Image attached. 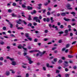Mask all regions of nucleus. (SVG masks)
<instances>
[{
  "mask_svg": "<svg viewBox=\"0 0 77 77\" xmlns=\"http://www.w3.org/2000/svg\"><path fill=\"white\" fill-rule=\"evenodd\" d=\"M22 22H23L24 23V24L25 25H26L27 24V23L25 21L23 20L22 21Z\"/></svg>",
  "mask_w": 77,
  "mask_h": 77,
  "instance_id": "5fc2aeb1",
  "label": "nucleus"
},
{
  "mask_svg": "<svg viewBox=\"0 0 77 77\" xmlns=\"http://www.w3.org/2000/svg\"><path fill=\"white\" fill-rule=\"evenodd\" d=\"M42 4H38V6H39V7H41L42 6Z\"/></svg>",
  "mask_w": 77,
  "mask_h": 77,
  "instance_id": "79ce46f5",
  "label": "nucleus"
},
{
  "mask_svg": "<svg viewBox=\"0 0 77 77\" xmlns=\"http://www.w3.org/2000/svg\"><path fill=\"white\" fill-rule=\"evenodd\" d=\"M65 77H69V74H66L65 75Z\"/></svg>",
  "mask_w": 77,
  "mask_h": 77,
  "instance_id": "f704fd0d",
  "label": "nucleus"
},
{
  "mask_svg": "<svg viewBox=\"0 0 77 77\" xmlns=\"http://www.w3.org/2000/svg\"><path fill=\"white\" fill-rule=\"evenodd\" d=\"M27 9L28 10H32L33 9V7H30L29 6H28L27 7Z\"/></svg>",
  "mask_w": 77,
  "mask_h": 77,
  "instance_id": "1a4fd4ad",
  "label": "nucleus"
},
{
  "mask_svg": "<svg viewBox=\"0 0 77 77\" xmlns=\"http://www.w3.org/2000/svg\"><path fill=\"white\" fill-rule=\"evenodd\" d=\"M10 36L11 37H14V38H15V36L13 34H11Z\"/></svg>",
  "mask_w": 77,
  "mask_h": 77,
  "instance_id": "3c124183",
  "label": "nucleus"
},
{
  "mask_svg": "<svg viewBox=\"0 0 77 77\" xmlns=\"http://www.w3.org/2000/svg\"><path fill=\"white\" fill-rule=\"evenodd\" d=\"M71 14H72V15L74 14H75V13L74 12H71Z\"/></svg>",
  "mask_w": 77,
  "mask_h": 77,
  "instance_id": "0e129e2a",
  "label": "nucleus"
},
{
  "mask_svg": "<svg viewBox=\"0 0 77 77\" xmlns=\"http://www.w3.org/2000/svg\"><path fill=\"white\" fill-rule=\"evenodd\" d=\"M12 10L11 9H9L8 10V12H9V13H11V12H12Z\"/></svg>",
  "mask_w": 77,
  "mask_h": 77,
  "instance_id": "603ef678",
  "label": "nucleus"
},
{
  "mask_svg": "<svg viewBox=\"0 0 77 77\" xmlns=\"http://www.w3.org/2000/svg\"><path fill=\"white\" fill-rule=\"evenodd\" d=\"M69 46H70L69 44H67L66 45V48H69Z\"/></svg>",
  "mask_w": 77,
  "mask_h": 77,
  "instance_id": "58836bf2",
  "label": "nucleus"
},
{
  "mask_svg": "<svg viewBox=\"0 0 77 77\" xmlns=\"http://www.w3.org/2000/svg\"><path fill=\"white\" fill-rule=\"evenodd\" d=\"M54 61L55 62H56L57 61V58H55L54 59Z\"/></svg>",
  "mask_w": 77,
  "mask_h": 77,
  "instance_id": "5701e85b",
  "label": "nucleus"
},
{
  "mask_svg": "<svg viewBox=\"0 0 77 77\" xmlns=\"http://www.w3.org/2000/svg\"><path fill=\"white\" fill-rule=\"evenodd\" d=\"M17 24H21V23L20 22V21H17Z\"/></svg>",
  "mask_w": 77,
  "mask_h": 77,
  "instance_id": "de8ad7c7",
  "label": "nucleus"
},
{
  "mask_svg": "<svg viewBox=\"0 0 77 77\" xmlns=\"http://www.w3.org/2000/svg\"><path fill=\"white\" fill-rule=\"evenodd\" d=\"M11 15L12 17H16L17 16V15H15V14L14 13H12L11 14Z\"/></svg>",
  "mask_w": 77,
  "mask_h": 77,
  "instance_id": "4be33fe9",
  "label": "nucleus"
},
{
  "mask_svg": "<svg viewBox=\"0 0 77 77\" xmlns=\"http://www.w3.org/2000/svg\"><path fill=\"white\" fill-rule=\"evenodd\" d=\"M41 64L40 63H37L36 64V66H37L38 65V66H39V65H40Z\"/></svg>",
  "mask_w": 77,
  "mask_h": 77,
  "instance_id": "774afa93",
  "label": "nucleus"
},
{
  "mask_svg": "<svg viewBox=\"0 0 77 77\" xmlns=\"http://www.w3.org/2000/svg\"><path fill=\"white\" fill-rule=\"evenodd\" d=\"M65 71L66 72L68 71H69V69H68L67 68H66L65 69Z\"/></svg>",
  "mask_w": 77,
  "mask_h": 77,
  "instance_id": "e2e57ef3",
  "label": "nucleus"
},
{
  "mask_svg": "<svg viewBox=\"0 0 77 77\" xmlns=\"http://www.w3.org/2000/svg\"><path fill=\"white\" fill-rule=\"evenodd\" d=\"M27 48L29 50H31L32 49V47L30 45L28 46Z\"/></svg>",
  "mask_w": 77,
  "mask_h": 77,
  "instance_id": "a878e982",
  "label": "nucleus"
},
{
  "mask_svg": "<svg viewBox=\"0 0 77 77\" xmlns=\"http://www.w3.org/2000/svg\"><path fill=\"white\" fill-rule=\"evenodd\" d=\"M70 7H71V5L69 4H68L66 5V7L67 8H68V9L69 8H70Z\"/></svg>",
  "mask_w": 77,
  "mask_h": 77,
  "instance_id": "2eb2a0df",
  "label": "nucleus"
},
{
  "mask_svg": "<svg viewBox=\"0 0 77 77\" xmlns=\"http://www.w3.org/2000/svg\"><path fill=\"white\" fill-rule=\"evenodd\" d=\"M68 57L69 58H72V57H74V56H73V55H68Z\"/></svg>",
  "mask_w": 77,
  "mask_h": 77,
  "instance_id": "f3484780",
  "label": "nucleus"
},
{
  "mask_svg": "<svg viewBox=\"0 0 77 77\" xmlns=\"http://www.w3.org/2000/svg\"><path fill=\"white\" fill-rule=\"evenodd\" d=\"M61 59L62 60H65V57H61Z\"/></svg>",
  "mask_w": 77,
  "mask_h": 77,
  "instance_id": "6e6d98bb",
  "label": "nucleus"
},
{
  "mask_svg": "<svg viewBox=\"0 0 77 77\" xmlns=\"http://www.w3.org/2000/svg\"><path fill=\"white\" fill-rule=\"evenodd\" d=\"M17 29H18V30H20V29L21 30H23L24 29V28L23 27H18L17 28Z\"/></svg>",
  "mask_w": 77,
  "mask_h": 77,
  "instance_id": "6ab92c4d",
  "label": "nucleus"
},
{
  "mask_svg": "<svg viewBox=\"0 0 77 77\" xmlns=\"http://www.w3.org/2000/svg\"><path fill=\"white\" fill-rule=\"evenodd\" d=\"M67 27L69 29H71V28L72 27H71V26L70 25H68V26H67Z\"/></svg>",
  "mask_w": 77,
  "mask_h": 77,
  "instance_id": "37998d69",
  "label": "nucleus"
},
{
  "mask_svg": "<svg viewBox=\"0 0 77 77\" xmlns=\"http://www.w3.org/2000/svg\"><path fill=\"white\" fill-rule=\"evenodd\" d=\"M34 41L35 42H38V39L35 38V39H34Z\"/></svg>",
  "mask_w": 77,
  "mask_h": 77,
  "instance_id": "a18cd8bd",
  "label": "nucleus"
},
{
  "mask_svg": "<svg viewBox=\"0 0 77 77\" xmlns=\"http://www.w3.org/2000/svg\"><path fill=\"white\" fill-rule=\"evenodd\" d=\"M68 51H69V50H68V49H66L65 51V52L66 53H68Z\"/></svg>",
  "mask_w": 77,
  "mask_h": 77,
  "instance_id": "69168bd1",
  "label": "nucleus"
},
{
  "mask_svg": "<svg viewBox=\"0 0 77 77\" xmlns=\"http://www.w3.org/2000/svg\"><path fill=\"white\" fill-rule=\"evenodd\" d=\"M48 4V2H46L44 4V5H45V6H47Z\"/></svg>",
  "mask_w": 77,
  "mask_h": 77,
  "instance_id": "052dcab7",
  "label": "nucleus"
},
{
  "mask_svg": "<svg viewBox=\"0 0 77 77\" xmlns=\"http://www.w3.org/2000/svg\"><path fill=\"white\" fill-rule=\"evenodd\" d=\"M7 29V28H6V27L5 26H4L3 28V29L4 30H6Z\"/></svg>",
  "mask_w": 77,
  "mask_h": 77,
  "instance_id": "72a5a7b5",
  "label": "nucleus"
},
{
  "mask_svg": "<svg viewBox=\"0 0 77 77\" xmlns=\"http://www.w3.org/2000/svg\"><path fill=\"white\" fill-rule=\"evenodd\" d=\"M27 51H26V50H23V52H24V53H23V55L24 56H26L27 55Z\"/></svg>",
  "mask_w": 77,
  "mask_h": 77,
  "instance_id": "423d86ee",
  "label": "nucleus"
},
{
  "mask_svg": "<svg viewBox=\"0 0 77 77\" xmlns=\"http://www.w3.org/2000/svg\"><path fill=\"white\" fill-rule=\"evenodd\" d=\"M4 60V58H3V57H0V60Z\"/></svg>",
  "mask_w": 77,
  "mask_h": 77,
  "instance_id": "ea45409f",
  "label": "nucleus"
},
{
  "mask_svg": "<svg viewBox=\"0 0 77 77\" xmlns=\"http://www.w3.org/2000/svg\"><path fill=\"white\" fill-rule=\"evenodd\" d=\"M59 34H63V33H64V32L63 31H60L58 32Z\"/></svg>",
  "mask_w": 77,
  "mask_h": 77,
  "instance_id": "7c9ffc66",
  "label": "nucleus"
},
{
  "mask_svg": "<svg viewBox=\"0 0 77 77\" xmlns=\"http://www.w3.org/2000/svg\"><path fill=\"white\" fill-rule=\"evenodd\" d=\"M70 36H73V33L72 32H70Z\"/></svg>",
  "mask_w": 77,
  "mask_h": 77,
  "instance_id": "bf43d9fd",
  "label": "nucleus"
},
{
  "mask_svg": "<svg viewBox=\"0 0 77 77\" xmlns=\"http://www.w3.org/2000/svg\"><path fill=\"white\" fill-rule=\"evenodd\" d=\"M76 42H77L76 41H75V42H73L72 43V45H73V44H76Z\"/></svg>",
  "mask_w": 77,
  "mask_h": 77,
  "instance_id": "864d4df0",
  "label": "nucleus"
},
{
  "mask_svg": "<svg viewBox=\"0 0 77 77\" xmlns=\"http://www.w3.org/2000/svg\"><path fill=\"white\" fill-rule=\"evenodd\" d=\"M13 6H15L17 5V4L15 2H14L12 4Z\"/></svg>",
  "mask_w": 77,
  "mask_h": 77,
  "instance_id": "4c0bfd02",
  "label": "nucleus"
},
{
  "mask_svg": "<svg viewBox=\"0 0 77 77\" xmlns=\"http://www.w3.org/2000/svg\"><path fill=\"white\" fill-rule=\"evenodd\" d=\"M31 14L32 15H33L34 14H36V11L35 10H33V12H31Z\"/></svg>",
  "mask_w": 77,
  "mask_h": 77,
  "instance_id": "9b49d317",
  "label": "nucleus"
},
{
  "mask_svg": "<svg viewBox=\"0 0 77 77\" xmlns=\"http://www.w3.org/2000/svg\"><path fill=\"white\" fill-rule=\"evenodd\" d=\"M66 49V48H63L62 50V51H65V50Z\"/></svg>",
  "mask_w": 77,
  "mask_h": 77,
  "instance_id": "09e8293b",
  "label": "nucleus"
},
{
  "mask_svg": "<svg viewBox=\"0 0 77 77\" xmlns=\"http://www.w3.org/2000/svg\"><path fill=\"white\" fill-rule=\"evenodd\" d=\"M50 19L49 18H44L43 19V21L44 22H49L50 21Z\"/></svg>",
  "mask_w": 77,
  "mask_h": 77,
  "instance_id": "f03ea898",
  "label": "nucleus"
},
{
  "mask_svg": "<svg viewBox=\"0 0 77 77\" xmlns=\"http://www.w3.org/2000/svg\"><path fill=\"white\" fill-rule=\"evenodd\" d=\"M6 75H7V76H8V75H10V72H9V71H6Z\"/></svg>",
  "mask_w": 77,
  "mask_h": 77,
  "instance_id": "6e6552de",
  "label": "nucleus"
},
{
  "mask_svg": "<svg viewBox=\"0 0 77 77\" xmlns=\"http://www.w3.org/2000/svg\"><path fill=\"white\" fill-rule=\"evenodd\" d=\"M25 57H26V59H28V60H29V59L31 58L29 57V56H26Z\"/></svg>",
  "mask_w": 77,
  "mask_h": 77,
  "instance_id": "c85d7f7f",
  "label": "nucleus"
},
{
  "mask_svg": "<svg viewBox=\"0 0 77 77\" xmlns=\"http://www.w3.org/2000/svg\"><path fill=\"white\" fill-rule=\"evenodd\" d=\"M32 26V23H29V24H28V27H29V26L30 27H31V26Z\"/></svg>",
  "mask_w": 77,
  "mask_h": 77,
  "instance_id": "b1692460",
  "label": "nucleus"
},
{
  "mask_svg": "<svg viewBox=\"0 0 77 77\" xmlns=\"http://www.w3.org/2000/svg\"><path fill=\"white\" fill-rule=\"evenodd\" d=\"M50 20L51 21V23H53L54 21V20H53V17H51L50 18Z\"/></svg>",
  "mask_w": 77,
  "mask_h": 77,
  "instance_id": "ddd939ff",
  "label": "nucleus"
},
{
  "mask_svg": "<svg viewBox=\"0 0 77 77\" xmlns=\"http://www.w3.org/2000/svg\"><path fill=\"white\" fill-rule=\"evenodd\" d=\"M25 36L26 38H28V37H29V34L28 33H25Z\"/></svg>",
  "mask_w": 77,
  "mask_h": 77,
  "instance_id": "393cba45",
  "label": "nucleus"
},
{
  "mask_svg": "<svg viewBox=\"0 0 77 77\" xmlns=\"http://www.w3.org/2000/svg\"><path fill=\"white\" fill-rule=\"evenodd\" d=\"M33 24L34 26H37V25H38V24H37L36 22H33Z\"/></svg>",
  "mask_w": 77,
  "mask_h": 77,
  "instance_id": "c9c22d12",
  "label": "nucleus"
},
{
  "mask_svg": "<svg viewBox=\"0 0 77 77\" xmlns=\"http://www.w3.org/2000/svg\"><path fill=\"white\" fill-rule=\"evenodd\" d=\"M43 69L44 70V71H46V70H47V69L44 66L43 67Z\"/></svg>",
  "mask_w": 77,
  "mask_h": 77,
  "instance_id": "cd10ccee",
  "label": "nucleus"
},
{
  "mask_svg": "<svg viewBox=\"0 0 77 77\" xmlns=\"http://www.w3.org/2000/svg\"><path fill=\"white\" fill-rule=\"evenodd\" d=\"M60 72V71H59L58 70H57L56 71V72L57 73H59Z\"/></svg>",
  "mask_w": 77,
  "mask_h": 77,
  "instance_id": "338daca9",
  "label": "nucleus"
},
{
  "mask_svg": "<svg viewBox=\"0 0 77 77\" xmlns=\"http://www.w3.org/2000/svg\"><path fill=\"white\" fill-rule=\"evenodd\" d=\"M39 51V50H32L29 51V53H33L34 52H37Z\"/></svg>",
  "mask_w": 77,
  "mask_h": 77,
  "instance_id": "39448f33",
  "label": "nucleus"
},
{
  "mask_svg": "<svg viewBox=\"0 0 77 77\" xmlns=\"http://www.w3.org/2000/svg\"><path fill=\"white\" fill-rule=\"evenodd\" d=\"M27 39H29L30 41H32V38H28Z\"/></svg>",
  "mask_w": 77,
  "mask_h": 77,
  "instance_id": "e433bc0d",
  "label": "nucleus"
},
{
  "mask_svg": "<svg viewBox=\"0 0 77 77\" xmlns=\"http://www.w3.org/2000/svg\"><path fill=\"white\" fill-rule=\"evenodd\" d=\"M38 19V17H34L33 18V20H36Z\"/></svg>",
  "mask_w": 77,
  "mask_h": 77,
  "instance_id": "aec40b11",
  "label": "nucleus"
},
{
  "mask_svg": "<svg viewBox=\"0 0 77 77\" xmlns=\"http://www.w3.org/2000/svg\"><path fill=\"white\" fill-rule=\"evenodd\" d=\"M69 32V31L67 29H66L64 31V33L66 34H68Z\"/></svg>",
  "mask_w": 77,
  "mask_h": 77,
  "instance_id": "dca6fc26",
  "label": "nucleus"
},
{
  "mask_svg": "<svg viewBox=\"0 0 77 77\" xmlns=\"http://www.w3.org/2000/svg\"><path fill=\"white\" fill-rule=\"evenodd\" d=\"M55 30H58L59 29H58V28H57V26H56L55 27Z\"/></svg>",
  "mask_w": 77,
  "mask_h": 77,
  "instance_id": "49530a36",
  "label": "nucleus"
},
{
  "mask_svg": "<svg viewBox=\"0 0 77 77\" xmlns=\"http://www.w3.org/2000/svg\"><path fill=\"white\" fill-rule=\"evenodd\" d=\"M10 71H12V74H15V72L13 71L12 70V69H10Z\"/></svg>",
  "mask_w": 77,
  "mask_h": 77,
  "instance_id": "4d7b16f0",
  "label": "nucleus"
},
{
  "mask_svg": "<svg viewBox=\"0 0 77 77\" xmlns=\"http://www.w3.org/2000/svg\"><path fill=\"white\" fill-rule=\"evenodd\" d=\"M69 14V12H66V13L64 12H63L62 13H61V16H66V14Z\"/></svg>",
  "mask_w": 77,
  "mask_h": 77,
  "instance_id": "7ed1b4c3",
  "label": "nucleus"
},
{
  "mask_svg": "<svg viewBox=\"0 0 77 77\" xmlns=\"http://www.w3.org/2000/svg\"><path fill=\"white\" fill-rule=\"evenodd\" d=\"M28 60L29 61L28 63L29 64H32V63L33 62V61L32 60L31 58L29 59Z\"/></svg>",
  "mask_w": 77,
  "mask_h": 77,
  "instance_id": "20e7f679",
  "label": "nucleus"
},
{
  "mask_svg": "<svg viewBox=\"0 0 77 77\" xmlns=\"http://www.w3.org/2000/svg\"><path fill=\"white\" fill-rule=\"evenodd\" d=\"M62 40L60 39L58 41V43H62Z\"/></svg>",
  "mask_w": 77,
  "mask_h": 77,
  "instance_id": "8fccbe9b",
  "label": "nucleus"
},
{
  "mask_svg": "<svg viewBox=\"0 0 77 77\" xmlns=\"http://www.w3.org/2000/svg\"><path fill=\"white\" fill-rule=\"evenodd\" d=\"M28 20H29V21H31L32 20V16H31V15H29L28 16Z\"/></svg>",
  "mask_w": 77,
  "mask_h": 77,
  "instance_id": "0eeeda50",
  "label": "nucleus"
},
{
  "mask_svg": "<svg viewBox=\"0 0 77 77\" xmlns=\"http://www.w3.org/2000/svg\"><path fill=\"white\" fill-rule=\"evenodd\" d=\"M56 47H53L52 49V50H56Z\"/></svg>",
  "mask_w": 77,
  "mask_h": 77,
  "instance_id": "680f3d73",
  "label": "nucleus"
},
{
  "mask_svg": "<svg viewBox=\"0 0 77 77\" xmlns=\"http://www.w3.org/2000/svg\"><path fill=\"white\" fill-rule=\"evenodd\" d=\"M39 53L40 54L39 55L40 57H42V56H43V54H42V52H41L38 50V51Z\"/></svg>",
  "mask_w": 77,
  "mask_h": 77,
  "instance_id": "9d476101",
  "label": "nucleus"
},
{
  "mask_svg": "<svg viewBox=\"0 0 77 77\" xmlns=\"http://www.w3.org/2000/svg\"><path fill=\"white\" fill-rule=\"evenodd\" d=\"M24 46H22L21 44H19V45L17 46V48L19 49H21L22 48L24 50H25V51H27V48H26L24 47Z\"/></svg>",
  "mask_w": 77,
  "mask_h": 77,
  "instance_id": "f257e3e1",
  "label": "nucleus"
},
{
  "mask_svg": "<svg viewBox=\"0 0 77 77\" xmlns=\"http://www.w3.org/2000/svg\"><path fill=\"white\" fill-rule=\"evenodd\" d=\"M60 28L61 29H64V26L63 25H60Z\"/></svg>",
  "mask_w": 77,
  "mask_h": 77,
  "instance_id": "412c9836",
  "label": "nucleus"
},
{
  "mask_svg": "<svg viewBox=\"0 0 77 77\" xmlns=\"http://www.w3.org/2000/svg\"><path fill=\"white\" fill-rule=\"evenodd\" d=\"M10 28H12L13 27V24H12V23L10 24Z\"/></svg>",
  "mask_w": 77,
  "mask_h": 77,
  "instance_id": "a19ab883",
  "label": "nucleus"
},
{
  "mask_svg": "<svg viewBox=\"0 0 77 77\" xmlns=\"http://www.w3.org/2000/svg\"><path fill=\"white\" fill-rule=\"evenodd\" d=\"M50 64L49 63H47L46 64V66L48 68H49L50 67Z\"/></svg>",
  "mask_w": 77,
  "mask_h": 77,
  "instance_id": "bb28decb",
  "label": "nucleus"
},
{
  "mask_svg": "<svg viewBox=\"0 0 77 77\" xmlns=\"http://www.w3.org/2000/svg\"><path fill=\"white\" fill-rule=\"evenodd\" d=\"M11 64L12 65H14V66H15V65H17L16 62H15V61H12Z\"/></svg>",
  "mask_w": 77,
  "mask_h": 77,
  "instance_id": "f8f14e48",
  "label": "nucleus"
},
{
  "mask_svg": "<svg viewBox=\"0 0 77 77\" xmlns=\"http://www.w3.org/2000/svg\"><path fill=\"white\" fill-rule=\"evenodd\" d=\"M64 20H65V21H70V19H66V18L65 17L64 19H63Z\"/></svg>",
  "mask_w": 77,
  "mask_h": 77,
  "instance_id": "4468645a",
  "label": "nucleus"
},
{
  "mask_svg": "<svg viewBox=\"0 0 77 77\" xmlns=\"http://www.w3.org/2000/svg\"><path fill=\"white\" fill-rule=\"evenodd\" d=\"M50 14H51V13H50V11H48L47 12V15L49 16V15H50Z\"/></svg>",
  "mask_w": 77,
  "mask_h": 77,
  "instance_id": "473e14b6",
  "label": "nucleus"
},
{
  "mask_svg": "<svg viewBox=\"0 0 77 77\" xmlns=\"http://www.w3.org/2000/svg\"><path fill=\"white\" fill-rule=\"evenodd\" d=\"M1 42H0V44H1V45H4V44H5V42H3V41H1Z\"/></svg>",
  "mask_w": 77,
  "mask_h": 77,
  "instance_id": "c756f323",
  "label": "nucleus"
},
{
  "mask_svg": "<svg viewBox=\"0 0 77 77\" xmlns=\"http://www.w3.org/2000/svg\"><path fill=\"white\" fill-rule=\"evenodd\" d=\"M63 62V61H62V60L61 59H60L58 61V63H61Z\"/></svg>",
  "mask_w": 77,
  "mask_h": 77,
  "instance_id": "a211bd4d",
  "label": "nucleus"
},
{
  "mask_svg": "<svg viewBox=\"0 0 77 77\" xmlns=\"http://www.w3.org/2000/svg\"><path fill=\"white\" fill-rule=\"evenodd\" d=\"M10 60L11 61V62H12V61H14V58H10Z\"/></svg>",
  "mask_w": 77,
  "mask_h": 77,
  "instance_id": "2f4dec72",
  "label": "nucleus"
},
{
  "mask_svg": "<svg viewBox=\"0 0 77 77\" xmlns=\"http://www.w3.org/2000/svg\"><path fill=\"white\" fill-rule=\"evenodd\" d=\"M22 7L23 8H26V6H25V5H24V4H23L22 5Z\"/></svg>",
  "mask_w": 77,
  "mask_h": 77,
  "instance_id": "13d9d810",
  "label": "nucleus"
},
{
  "mask_svg": "<svg viewBox=\"0 0 77 77\" xmlns=\"http://www.w3.org/2000/svg\"><path fill=\"white\" fill-rule=\"evenodd\" d=\"M77 66H73V69H77Z\"/></svg>",
  "mask_w": 77,
  "mask_h": 77,
  "instance_id": "c03bdc74",
  "label": "nucleus"
}]
</instances>
